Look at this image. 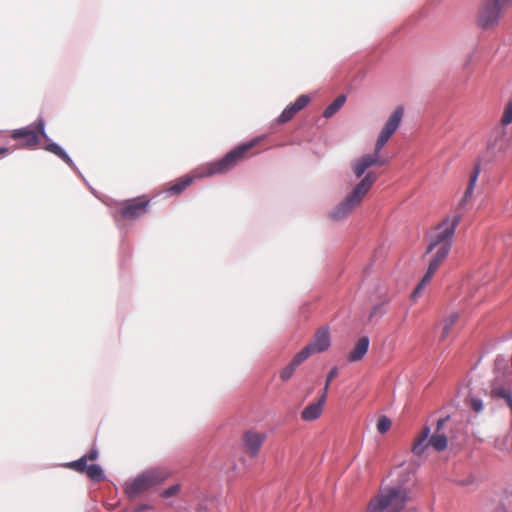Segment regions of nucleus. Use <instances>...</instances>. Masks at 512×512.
Returning a JSON list of instances; mask_svg holds the SVG:
<instances>
[{
  "mask_svg": "<svg viewBox=\"0 0 512 512\" xmlns=\"http://www.w3.org/2000/svg\"><path fill=\"white\" fill-rule=\"evenodd\" d=\"M193 181V177L184 176L168 184L166 192L170 195L182 193Z\"/></svg>",
  "mask_w": 512,
  "mask_h": 512,
  "instance_id": "nucleus-19",
  "label": "nucleus"
},
{
  "mask_svg": "<svg viewBox=\"0 0 512 512\" xmlns=\"http://www.w3.org/2000/svg\"><path fill=\"white\" fill-rule=\"evenodd\" d=\"M413 474L400 469L398 479L379 488L368 502L366 512H410L407 505L412 500Z\"/></svg>",
  "mask_w": 512,
  "mask_h": 512,
  "instance_id": "nucleus-1",
  "label": "nucleus"
},
{
  "mask_svg": "<svg viewBox=\"0 0 512 512\" xmlns=\"http://www.w3.org/2000/svg\"><path fill=\"white\" fill-rule=\"evenodd\" d=\"M470 406L475 412H481L483 409L482 401L478 398H471Z\"/></svg>",
  "mask_w": 512,
  "mask_h": 512,
  "instance_id": "nucleus-33",
  "label": "nucleus"
},
{
  "mask_svg": "<svg viewBox=\"0 0 512 512\" xmlns=\"http://www.w3.org/2000/svg\"><path fill=\"white\" fill-rule=\"evenodd\" d=\"M459 319V314L456 312L451 313L449 316H447L443 321V328H442V334H441V340H445L449 334L454 325L457 323Z\"/></svg>",
  "mask_w": 512,
  "mask_h": 512,
  "instance_id": "nucleus-23",
  "label": "nucleus"
},
{
  "mask_svg": "<svg viewBox=\"0 0 512 512\" xmlns=\"http://www.w3.org/2000/svg\"><path fill=\"white\" fill-rule=\"evenodd\" d=\"M326 401L325 396H320L316 402L308 404L301 412V419L307 422L318 419L323 413Z\"/></svg>",
  "mask_w": 512,
  "mask_h": 512,
  "instance_id": "nucleus-15",
  "label": "nucleus"
},
{
  "mask_svg": "<svg viewBox=\"0 0 512 512\" xmlns=\"http://www.w3.org/2000/svg\"><path fill=\"white\" fill-rule=\"evenodd\" d=\"M171 472L164 467H154L145 470L131 481L125 483L124 491L128 497L133 498L150 488L165 481Z\"/></svg>",
  "mask_w": 512,
  "mask_h": 512,
  "instance_id": "nucleus-4",
  "label": "nucleus"
},
{
  "mask_svg": "<svg viewBox=\"0 0 512 512\" xmlns=\"http://www.w3.org/2000/svg\"><path fill=\"white\" fill-rule=\"evenodd\" d=\"M470 202H471L470 199L465 198V196H462V198L458 202V206H457L458 213L457 214L462 215V211L466 210V208L470 204Z\"/></svg>",
  "mask_w": 512,
  "mask_h": 512,
  "instance_id": "nucleus-32",
  "label": "nucleus"
},
{
  "mask_svg": "<svg viewBox=\"0 0 512 512\" xmlns=\"http://www.w3.org/2000/svg\"><path fill=\"white\" fill-rule=\"evenodd\" d=\"M383 314H384L383 304L382 303L376 304L375 306H373V308L370 312L369 318L371 319L375 316L381 317Z\"/></svg>",
  "mask_w": 512,
  "mask_h": 512,
  "instance_id": "nucleus-31",
  "label": "nucleus"
},
{
  "mask_svg": "<svg viewBox=\"0 0 512 512\" xmlns=\"http://www.w3.org/2000/svg\"><path fill=\"white\" fill-rule=\"evenodd\" d=\"M345 95H339L323 112L325 118L332 117L345 103Z\"/></svg>",
  "mask_w": 512,
  "mask_h": 512,
  "instance_id": "nucleus-25",
  "label": "nucleus"
},
{
  "mask_svg": "<svg viewBox=\"0 0 512 512\" xmlns=\"http://www.w3.org/2000/svg\"><path fill=\"white\" fill-rule=\"evenodd\" d=\"M451 247L452 246H448L447 244L446 245H437V247H435L434 249V254L432 256V258L430 259V264L436 266V267H440L441 264L443 263V261L446 259V257L448 256L450 250H451Z\"/></svg>",
  "mask_w": 512,
  "mask_h": 512,
  "instance_id": "nucleus-21",
  "label": "nucleus"
},
{
  "mask_svg": "<svg viewBox=\"0 0 512 512\" xmlns=\"http://www.w3.org/2000/svg\"><path fill=\"white\" fill-rule=\"evenodd\" d=\"M338 375V368L337 367H333L328 375H327V378H326V381H325V385H324V388L322 390V393H321V397H324L325 395V399H327V394H328V390H329V387H330V384L332 382V380L337 377Z\"/></svg>",
  "mask_w": 512,
  "mask_h": 512,
  "instance_id": "nucleus-27",
  "label": "nucleus"
},
{
  "mask_svg": "<svg viewBox=\"0 0 512 512\" xmlns=\"http://www.w3.org/2000/svg\"><path fill=\"white\" fill-rule=\"evenodd\" d=\"M310 102V97L308 95L299 96L294 103L288 105L278 117V123L284 124L290 121L296 113L305 108Z\"/></svg>",
  "mask_w": 512,
  "mask_h": 512,
  "instance_id": "nucleus-14",
  "label": "nucleus"
},
{
  "mask_svg": "<svg viewBox=\"0 0 512 512\" xmlns=\"http://www.w3.org/2000/svg\"><path fill=\"white\" fill-rule=\"evenodd\" d=\"M461 220V214L443 219L429 234L427 252L434 251L437 245L452 246L455 229Z\"/></svg>",
  "mask_w": 512,
  "mask_h": 512,
  "instance_id": "nucleus-6",
  "label": "nucleus"
},
{
  "mask_svg": "<svg viewBox=\"0 0 512 512\" xmlns=\"http://www.w3.org/2000/svg\"><path fill=\"white\" fill-rule=\"evenodd\" d=\"M508 149L505 131L501 128L494 130L487 144V150L495 157Z\"/></svg>",
  "mask_w": 512,
  "mask_h": 512,
  "instance_id": "nucleus-13",
  "label": "nucleus"
},
{
  "mask_svg": "<svg viewBox=\"0 0 512 512\" xmlns=\"http://www.w3.org/2000/svg\"><path fill=\"white\" fill-rule=\"evenodd\" d=\"M437 270H438V267L429 263L427 271L425 272L421 281L417 284V286L411 293L412 300H416L421 295L424 288L431 282V280Z\"/></svg>",
  "mask_w": 512,
  "mask_h": 512,
  "instance_id": "nucleus-16",
  "label": "nucleus"
},
{
  "mask_svg": "<svg viewBox=\"0 0 512 512\" xmlns=\"http://www.w3.org/2000/svg\"><path fill=\"white\" fill-rule=\"evenodd\" d=\"M403 113V107L398 106L390 115L384 127L382 128L376 140L374 152L372 154L363 155L353 161L352 170L357 178L362 177L366 170L370 167L388 164L389 160L382 158L380 152L399 127Z\"/></svg>",
  "mask_w": 512,
  "mask_h": 512,
  "instance_id": "nucleus-2",
  "label": "nucleus"
},
{
  "mask_svg": "<svg viewBox=\"0 0 512 512\" xmlns=\"http://www.w3.org/2000/svg\"><path fill=\"white\" fill-rule=\"evenodd\" d=\"M179 491H180V485L176 484V485H173V486L165 489L162 492V496L165 498H169V497L176 495Z\"/></svg>",
  "mask_w": 512,
  "mask_h": 512,
  "instance_id": "nucleus-30",
  "label": "nucleus"
},
{
  "mask_svg": "<svg viewBox=\"0 0 512 512\" xmlns=\"http://www.w3.org/2000/svg\"><path fill=\"white\" fill-rule=\"evenodd\" d=\"M266 433L256 430H247L242 435L243 450L251 457L258 455L262 444L266 440Z\"/></svg>",
  "mask_w": 512,
  "mask_h": 512,
  "instance_id": "nucleus-12",
  "label": "nucleus"
},
{
  "mask_svg": "<svg viewBox=\"0 0 512 512\" xmlns=\"http://www.w3.org/2000/svg\"><path fill=\"white\" fill-rule=\"evenodd\" d=\"M149 203L144 196L126 200L121 204L120 216L126 220L137 219L147 213Z\"/></svg>",
  "mask_w": 512,
  "mask_h": 512,
  "instance_id": "nucleus-10",
  "label": "nucleus"
},
{
  "mask_svg": "<svg viewBox=\"0 0 512 512\" xmlns=\"http://www.w3.org/2000/svg\"><path fill=\"white\" fill-rule=\"evenodd\" d=\"M83 473H86V475L95 482H100L104 479V473L102 468L97 464H86V469Z\"/></svg>",
  "mask_w": 512,
  "mask_h": 512,
  "instance_id": "nucleus-26",
  "label": "nucleus"
},
{
  "mask_svg": "<svg viewBox=\"0 0 512 512\" xmlns=\"http://www.w3.org/2000/svg\"><path fill=\"white\" fill-rule=\"evenodd\" d=\"M44 126V120L38 119L33 127L28 126L13 130L11 137L15 140H22L20 144L21 148L32 149L40 143L41 138H47Z\"/></svg>",
  "mask_w": 512,
  "mask_h": 512,
  "instance_id": "nucleus-8",
  "label": "nucleus"
},
{
  "mask_svg": "<svg viewBox=\"0 0 512 512\" xmlns=\"http://www.w3.org/2000/svg\"><path fill=\"white\" fill-rule=\"evenodd\" d=\"M446 421L447 418H441L438 420L436 431L430 438V429L425 427L412 447L413 453L421 455L428 445H431L436 451L439 452L445 450L447 448L448 440L443 433H440V431Z\"/></svg>",
  "mask_w": 512,
  "mask_h": 512,
  "instance_id": "nucleus-7",
  "label": "nucleus"
},
{
  "mask_svg": "<svg viewBox=\"0 0 512 512\" xmlns=\"http://www.w3.org/2000/svg\"><path fill=\"white\" fill-rule=\"evenodd\" d=\"M480 171H481L480 165L476 164L474 166L470 176H469V182H468V185H467V187L465 189V192L463 194V196H465V198H468L470 200L472 199L474 187H475V184H476V182L478 180Z\"/></svg>",
  "mask_w": 512,
  "mask_h": 512,
  "instance_id": "nucleus-22",
  "label": "nucleus"
},
{
  "mask_svg": "<svg viewBox=\"0 0 512 512\" xmlns=\"http://www.w3.org/2000/svg\"><path fill=\"white\" fill-rule=\"evenodd\" d=\"M505 8L490 0H482L477 13V25L483 30H493L500 22Z\"/></svg>",
  "mask_w": 512,
  "mask_h": 512,
  "instance_id": "nucleus-9",
  "label": "nucleus"
},
{
  "mask_svg": "<svg viewBox=\"0 0 512 512\" xmlns=\"http://www.w3.org/2000/svg\"><path fill=\"white\" fill-rule=\"evenodd\" d=\"M392 422L387 416H381L377 421V430L384 434L391 428Z\"/></svg>",
  "mask_w": 512,
  "mask_h": 512,
  "instance_id": "nucleus-28",
  "label": "nucleus"
},
{
  "mask_svg": "<svg viewBox=\"0 0 512 512\" xmlns=\"http://www.w3.org/2000/svg\"><path fill=\"white\" fill-rule=\"evenodd\" d=\"M98 450L91 449L88 454L82 456L80 459L69 463V467L73 470L83 473L86 469V464L88 461H95L98 458Z\"/></svg>",
  "mask_w": 512,
  "mask_h": 512,
  "instance_id": "nucleus-20",
  "label": "nucleus"
},
{
  "mask_svg": "<svg viewBox=\"0 0 512 512\" xmlns=\"http://www.w3.org/2000/svg\"><path fill=\"white\" fill-rule=\"evenodd\" d=\"M502 125H508L512 123V100L508 102L506 105L502 117H501Z\"/></svg>",
  "mask_w": 512,
  "mask_h": 512,
  "instance_id": "nucleus-29",
  "label": "nucleus"
},
{
  "mask_svg": "<svg viewBox=\"0 0 512 512\" xmlns=\"http://www.w3.org/2000/svg\"><path fill=\"white\" fill-rule=\"evenodd\" d=\"M45 150L55 154L59 158H61L66 164L69 166H73L72 159L68 156V154L56 143H50L45 146Z\"/></svg>",
  "mask_w": 512,
  "mask_h": 512,
  "instance_id": "nucleus-24",
  "label": "nucleus"
},
{
  "mask_svg": "<svg viewBox=\"0 0 512 512\" xmlns=\"http://www.w3.org/2000/svg\"><path fill=\"white\" fill-rule=\"evenodd\" d=\"M306 360L304 355L298 352L292 359V361L284 367L280 372V378L282 381H288L294 374L296 368Z\"/></svg>",
  "mask_w": 512,
  "mask_h": 512,
  "instance_id": "nucleus-18",
  "label": "nucleus"
},
{
  "mask_svg": "<svg viewBox=\"0 0 512 512\" xmlns=\"http://www.w3.org/2000/svg\"><path fill=\"white\" fill-rule=\"evenodd\" d=\"M369 347V338L366 336L361 337L355 347L351 350L348 355V359L351 362H356L361 360L368 351Z\"/></svg>",
  "mask_w": 512,
  "mask_h": 512,
  "instance_id": "nucleus-17",
  "label": "nucleus"
},
{
  "mask_svg": "<svg viewBox=\"0 0 512 512\" xmlns=\"http://www.w3.org/2000/svg\"><path fill=\"white\" fill-rule=\"evenodd\" d=\"M261 137L254 138L247 143L241 144L229 151L223 158L220 160L210 163L207 166V176H211L214 174L225 173L232 169L237 163L246 159L249 156V151L259 144L261 141Z\"/></svg>",
  "mask_w": 512,
  "mask_h": 512,
  "instance_id": "nucleus-5",
  "label": "nucleus"
},
{
  "mask_svg": "<svg viewBox=\"0 0 512 512\" xmlns=\"http://www.w3.org/2000/svg\"><path fill=\"white\" fill-rule=\"evenodd\" d=\"M330 346V334L329 330L326 327L319 328L313 340L306 345L299 352L304 355L306 359H308L314 353H320L327 350Z\"/></svg>",
  "mask_w": 512,
  "mask_h": 512,
  "instance_id": "nucleus-11",
  "label": "nucleus"
},
{
  "mask_svg": "<svg viewBox=\"0 0 512 512\" xmlns=\"http://www.w3.org/2000/svg\"><path fill=\"white\" fill-rule=\"evenodd\" d=\"M9 151H10L9 148L0 147V156L8 154Z\"/></svg>",
  "mask_w": 512,
  "mask_h": 512,
  "instance_id": "nucleus-34",
  "label": "nucleus"
},
{
  "mask_svg": "<svg viewBox=\"0 0 512 512\" xmlns=\"http://www.w3.org/2000/svg\"><path fill=\"white\" fill-rule=\"evenodd\" d=\"M377 180V174L368 172L352 191L331 211L330 218L340 221L347 218L358 207Z\"/></svg>",
  "mask_w": 512,
  "mask_h": 512,
  "instance_id": "nucleus-3",
  "label": "nucleus"
}]
</instances>
